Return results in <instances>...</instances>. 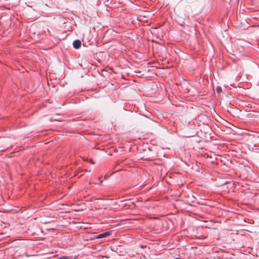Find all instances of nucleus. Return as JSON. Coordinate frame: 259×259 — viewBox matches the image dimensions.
<instances>
[{
    "mask_svg": "<svg viewBox=\"0 0 259 259\" xmlns=\"http://www.w3.org/2000/svg\"><path fill=\"white\" fill-rule=\"evenodd\" d=\"M81 44V41L78 39H76L73 41V46L75 49H78L80 47Z\"/></svg>",
    "mask_w": 259,
    "mask_h": 259,
    "instance_id": "nucleus-1",
    "label": "nucleus"
},
{
    "mask_svg": "<svg viewBox=\"0 0 259 259\" xmlns=\"http://www.w3.org/2000/svg\"><path fill=\"white\" fill-rule=\"evenodd\" d=\"M111 234L110 232H106L98 235L97 238H102L109 236Z\"/></svg>",
    "mask_w": 259,
    "mask_h": 259,
    "instance_id": "nucleus-2",
    "label": "nucleus"
},
{
    "mask_svg": "<svg viewBox=\"0 0 259 259\" xmlns=\"http://www.w3.org/2000/svg\"><path fill=\"white\" fill-rule=\"evenodd\" d=\"M216 90L218 93H220L222 91V89L220 87H218L216 88Z\"/></svg>",
    "mask_w": 259,
    "mask_h": 259,
    "instance_id": "nucleus-3",
    "label": "nucleus"
},
{
    "mask_svg": "<svg viewBox=\"0 0 259 259\" xmlns=\"http://www.w3.org/2000/svg\"><path fill=\"white\" fill-rule=\"evenodd\" d=\"M100 179H101V178H100V177L98 178V180L100 181V183H99V184L100 185H101V184H102V182H103V181H102V180H100Z\"/></svg>",
    "mask_w": 259,
    "mask_h": 259,
    "instance_id": "nucleus-4",
    "label": "nucleus"
},
{
    "mask_svg": "<svg viewBox=\"0 0 259 259\" xmlns=\"http://www.w3.org/2000/svg\"><path fill=\"white\" fill-rule=\"evenodd\" d=\"M91 163L94 164V162L92 160H91Z\"/></svg>",
    "mask_w": 259,
    "mask_h": 259,
    "instance_id": "nucleus-5",
    "label": "nucleus"
}]
</instances>
